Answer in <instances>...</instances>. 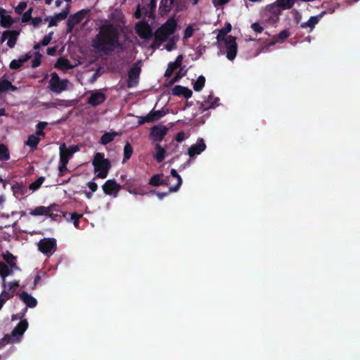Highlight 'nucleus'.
<instances>
[{
    "label": "nucleus",
    "instance_id": "2eb2a0df",
    "mask_svg": "<svg viewBox=\"0 0 360 360\" xmlns=\"http://www.w3.org/2000/svg\"><path fill=\"white\" fill-rule=\"evenodd\" d=\"M106 100L105 95L98 91H92L91 96L88 98V103L92 106H97L105 102Z\"/></svg>",
    "mask_w": 360,
    "mask_h": 360
},
{
    "label": "nucleus",
    "instance_id": "20e7f679",
    "mask_svg": "<svg viewBox=\"0 0 360 360\" xmlns=\"http://www.w3.org/2000/svg\"><path fill=\"white\" fill-rule=\"evenodd\" d=\"M68 82L69 81L66 79H60L56 72H52L49 81V87L53 92L60 94L67 89Z\"/></svg>",
    "mask_w": 360,
    "mask_h": 360
},
{
    "label": "nucleus",
    "instance_id": "4c0bfd02",
    "mask_svg": "<svg viewBox=\"0 0 360 360\" xmlns=\"http://www.w3.org/2000/svg\"><path fill=\"white\" fill-rule=\"evenodd\" d=\"M205 84V77L203 75H200L195 82L193 84V89L195 91H200L202 89Z\"/></svg>",
    "mask_w": 360,
    "mask_h": 360
},
{
    "label": "nucleus",
    "instance_id": "412c9836",
    "mask_svg": "<svg viewBox=\"0 0 360 360\" xmlns=\"http://www.w3.org/2000/svg\"><path fill=\"white\" fill-rule=\"evenodd\" d=\"M54 68L59 70H68L73 68V66L68 59L65 57H60L55 63Z\"/></svg>",
    "mask_w": 360,
    "mask_h": 360
},
{
    "label": "nucleus",
    "instance_id": "393cba45",
    "mask_svg": "<svg viewBox=\"0 0 360 360\" xmlns=\"http://www.w3.org/2000/svg\"><path fill=\"white\" fill-rule=\"evenodd\" d=\"M17 87L12 84V83L6 79H0V94L7 91H15Z\"/></svg>",
    "mask_w": 360,
    "mask_h": 360
},
{
    "label": "nucleus",
    "instance_id": "e2e57ef3",
    "mask_svg": "<svg viewBox=\"0 0 360 360\" xmlns=\"http://www.w3.org/2000/svg\"><path fill=\"white\" fill-rule=\"evenodd\" d=\"M30 58H31V56L30 54L27 53V54L20 57L18 58V60H17L19 62V63H20L22 65L23 63L27 62Z\"/></svg>",
    "mask_w": 360,
    "mask_h": 360
},
{
    "label": "nucleus",
    "instance_id": "e433bc0d",
    "mask_svg": "<svg viewBox=\"0 0 360 360\" xmlns=\"http://www.w3.org/2000/svg\"><path fill=\"white\" fill-rule=\"evenodd\" d=\"M278 6L282 9H290L295 4V0H277Z\"/></svg>",
    "mask_w": 360,
    "mask_h": 360
},
{
    "label": "nucleus",
    "instance_id": "4d7b16f0",
    "mask_svg": "<svg viewBox=\"0 0 360 360\" xmlns=\"http://www.w3.org/2000/svg\"><path fill=\"white\" fill-rule=\"evenodd\" d=\"M21 67L22 65L17 60H13L9 65V68L12 70H18Z\"/></svg>",
    "mask_w": 360,
    "mask_h": 360
},
{
    "label": "nucleus",
    "instance_id": "f257e3e1",
    "mask_svg": "<svg viewBox=\"0 0 360 360\" xmlns=\"http://www.w3.org/2000/svg\"><path fill=\"white\" fill-rule=\"evenodd\" d=\"M119 27L112 23L103 25L95 37L91 46L97 53L110 55L115 49H123V44L120 41Z\"/></svg>",
    "mask_w": 360,
    "mask_h": 360
},
{
    "label": "nucleus",
    "instance_id": "864d4df0",
    "mask_svg": "<svg viewBox=\"0 0 360 360\" xmlns=\"http://www.w3.org/2000/svg\"><path fill=\"white\" fill-rule=\"evenodd\" d=\"M174 70H176L175 67H173L172 64L169 63L167 68L165 72V77L167 78L170 77L172 75Z\"/></svg>",
    "mask_w": 360,
    "mask_h": 360
},
{
    "label": "nucleus",
    "instance_id": "2f4dec72",
    "mask_svg": "<svg viewBox=\"0 0 360 360\" xmlns=\"http://www.w3.org/2000/svg\"><path fill=\"white\" fill-rule=\"evenodd\" d=\"M11 158L8 148L4 143H0V161H8Z\"/></svg>",
    "mask_w": 360,
    "mask_h": 360
},
{
    "label": "nucleus",
    "instance_id": "79ce46f5",
    "mask_svg": "<svg viewBox=\"0 0 360 360\" xmlns=\"http://www.w3.org/2000/svg\"><path fill=\"white\" fill-rule=\"evenodd\" d=\"M16 341H18V340L17 339H13L12 335H9L6 334L0 340V349L9 343H13Z\"/></svg>",
    "mask_w": 360,
    "mask_h": 360
},
{
    "label": "nucleus",
    "instance_id": "423d86ee",
    "mask_svg": "<svg viewBox=\"0 0 360 360\" xmlns=\"http://www.w3.org/2000/svg\"><path fill=\"white\" fill-rule=\"evenodd\" d=\"M168 131V128L162 124L155 125L150 129V139L152 141L153 145L154 143L161 142Z\"/></svg>",
    "mask_w": 360,
    "mask_h": 360
},
{
    "label": "nucleus",
    "instance_id": "603ef678",
    "mask_svg": "<svg viewBox=\"0 0 360 360\" xmlns=\"http://www.w3.org/2000/svg\"><path fill=\"white\" fill-rule=\"evenodd\" d=\"M290 36V32L287 30L281 31L277 36V39L283 41Z\"/></svg>",
    "mask_w": 360,
    "mask_h": 360
},
{
    "label": "nucleus",
    "instance_id": "a19ab883",
    "mask_svg": "<svg viewBox=\"0 0 360 360\" xmlns=\"http://www.w3.org/2000/svg\"><path fill=\"white\" fill-rule=\"evenodd\" d=\"M44 180L45 178L44 176L39 177L36 181L30 184L29 188L33 191L38 190L44 183Z\"/></svg>",
    "mask_w": 360,
    "mask_h": 360
},
{
    "label": "nucleus",
    "instance_id": "6ab92c4d",
    "mask_svg": "<svg viewBox=\"0 0 360 360\" xmlns=\"http://www.w3.org/2000/svg\"><path fill=\"white\" fill-rule=\"evenodd\" d=\"M70 12V8L68 7L66 9L62 11V12L56 14L54 16L50 18L49 27H53L58 25V22L65 20Z\"/></svg>",
    "mask_w": 360,
    "mask_h": 360
},
{
    "label": "nucleus",
    "instance_id": "f03ea898",
    "mask_svg": "<svg viewBox=\"0 0 360 360\" xmlns=\"http://www.w3.org/2000/svg\"><path fill=\"white\" fill-rule=\"evenodd\" d=\"M177 22L174 17H170L167 20L158 27L155 34V41L160 43L166 41L170 35L176 30Z\"/></svg>",
    "mask_w": 360,
    "mask_h": 360
},
{
    "label": "nucleus",
    "instance_id": "f8f14e48",
    "mask_svg": "<svg viewBox=\"0 0 360 360\" xmlns=\"http://www.w3.org/2000/svg\"><path fill=\"white\" fill-rule=\"evenodd\" d=\"M20 32L17 30H6L3 32L1 41L4 42L8 39L7 45L9 48H13L16 44Z\"/></svg>",
    "mask_w": 360,
    "mask_h": 360
},
{
    "label": "nucleus",
    "instance_id": "39448f33",
    "mask_svg": "<svg viewBox=\"0 0 360 360\" xmlns=\"http://www.w3.org/2000/svg\"><path fill=\"white\" fill-rule=\"evenodd\" d=\"M89 13V10L82 9L75 14L70 15L66 22L67 32H72L75 26L80 23Z\"/></svg>",
    "mask_w": 360,
    "mask_h": 360
},
{
    "label": "nucleus",
    "instance_id": "aec40b11",
    "mask_svg": "<svg viewBox=\"0 0 360 360\" xmlns=\"http://www.w3.org/2000/svg\"><path fill=\"white\" fill-rule=\"evenodd\" d=\"M20 300L30 308H34L37 304V300L27 292H22L20 295Z\"/></svg>",
    "mask_w": 360,
    "mask_h": 360
},
{
    "label": "nucleus",
    "instance_id": "cd10ccee",
    "mask_svg": "<svg viewBox=\"0 0 360 360\" xmlns=\"http://www.w3.org/2000/svg\"><path fill=\"white\" fill-rule=\"evenodd\" d=\"M3 258L12 269L20 270V268L15 264L16 257L13 254L7 251L3 255Z\"/></svg>",
    "mask_w": 360,
    "mask_h": 360
},
{
    "label": "nucleus",
    "instance_id": "72a5a7b5",
    "mask_svg": "<svg viewBox=\"0 0 360 360\" xmlns=\"http://www.w3.org/2000/svg\"><path fill=\"white\" fill-rule=\"evenodd\" d=\"M213 99L212 95H210L206 101H204L201 103L200 109L202 111H205L210 108H213L216 107V103H212Z\"/></svg>",
    "mask_w": 360,
    "mask_h": 360
},
{
    "label": "nucleus",
    "instance_id": "8fccbe9b",
    "mask_svg": "<svg viewBox=\"0 0 360 360\" xmlns=\"http://www.w3.org/2000/svg\"><path fill=\"white\" fill-rule=\"evenodd\" d=\"M53 32H50L49 34H46L44 37L43 39L41 41V44L43 46H47L52 39Z\"/></svg>",
    "mask_w": 360,
    "mask_h": 360
},
{
    "label": "nucleus",
    "instance_id": "a878e982",
    "mask_svg": "<svg viewBox=\"0 0 360 360\" xmlns=\"http://www.w3.org/2000/svg\"><path fill=\"white\" fill-rule=\"evenodd\" d=\"M232 26L230 23H226L224 27L219 30L217 36L218 41H225L227 39L226 34L231 32Z\"/></svg>",
    "mask_w": 360,
    "mask_h": 360
},
{
    "label": "nucleus",
    "instance_id": "0eeeda50",
    "mask_svg": "<svg viewBox=\"0 0 360 360\" xmlns=\"http://www.w3.org/2000/svg\"><path fill=\"white\" fill-rule=\"evenodd\" d=\"M226 52V58L229 60H233L238 53V45L236 37L232 35H228L227 39L224 41Z\"/></svg>",
    "mask_w": 360,
    "mask_h": 360
},
{
    "label": "nucleus",
    "instance_id": "bb28decb",
    "mask_svg": "<svg viewBox=\"0 0 360 360\" xmlns=\"http://www.w3.org/2000/svg\"><path fill=\"white\" fill-rule=\"evenodd\" d=\"M170 173L172 176L176 179V184L174 186L169 187V192H176L182 184V179L176 169H172Z\"/></svg>",
    "mask_w": 360,
    "mask_h": 360
},
{
    "label": "nucleus",
    "instance_id": "9b49d317",
    "mask_svg": "<svg viewBox=\"0 0 360 360\" xmlns=\"http://www.w3.org/2000/svg\"><path fill=\"white\" fill-rule=\"evenodd\" d=\"M55 207L56 205H54L49 207L39 206L31 210L30 214L32 216H49V217H51L53 219L56 220L58 214H54L52 212Z\"/></svg>",
    "mask_w": 360,
    "mask_h": 360
},
{
    "label": "nucleus",
    "instance_id": "13d9d810",
    "mask_svg": "<svg viewBox=\"0 0 360 360\" xmlns=\"http://www.w3.org/2000/svg\"><path fill=\"white\" fill-rule=\"evenodd\" d=\"M230 0H212V4L214 6V7H219L222 6L227 3H229Z\"/></svg>",
    "mask_w": 360,
    "mask_h": 360
},
{
    "label": "nucleus",
    "instance_id": "ea45409f",
    "mask_svg": "<svg viewBox=\"0 0 360 360\" xmlns=\"http://www.w3.org/2000/svg\"><path fill=\"white\" fill-rule=\"evenodd\" d=\"M143 13L145 15H148V16L150 15V13H149V11H148V8L143 7L142 8H141V6L139 4L137 6V8H136V11L134 13V17L136 19H140V18H141V17L143 15Z\"/></svg>",
    "mask_w": 360,
    "mask_h": 360
},
{
    "label": "nucleus",
    "instance_id": "c756f323",
    "mask_svg": "<svg viewBox=\"0 0 360 360\" xmlns=\"http://www.w3.org/2000/svg\"><path fill=\"white\" fill-rule=\"evenodd\" d=\"M162 177H164L162 173L153 175L149 179L148 184L152 186H162L165 184L162 181Z\"/></svg>",
    "mask_w": 360,
    "mask_h": 360
},
{
    "label": "nucleus",
    "instance_id": "338daca9",
    "mask_svg": "<svg viewBox=\"0 0 360 360\" xmlns=\"http://www.w3.org/2000/svg\"><path fill=\"white\" fill-rule=\"evenodd\" d=\"M57 52V46L49 47L46 50V53L49 56H55Z\"/></svg>",
    "mask_w": 360,
    "mask_h": 360
},
{
    "label": "nucleus",
    "instance_id": "a211bd4d",
    "mask_svg": "<svg viewBox=\"0 0 360 360\" xmlns=\"http://www.w3.org/2000/svg\"><path fill=\"white\" fill-rule=\"evenodd\" d=\"M326 13V11H322L320 14L317 15L310 17V18L307 22H302L300 27L302 28L309 27L311 31H312L315 27L316 25L319 23L321 18H322Z\"/></svg>",
    "mask_w": 360,
    "mask_h": 360
},
{
    "label": "nucleus",
    "instance_id": "bf43d9fd",
    "mask_svg": "<svg viewBox=\"0 0 360 360\" xmlns=\"http://www.w3.org/2000/svg\"><path fill=\"white\" fill-rule=\"evenodd\" d=\"M185 139H186V134L184 131L178 132L175 136L176 141L179 142V143L183 141Z\"/></svg>",
    "mask_w": 360,
    "mask_h": 360
},
{
    "label": "nucleus",
    "instance_id": "5701e85b",
    "mask_svg": "<svg viewBox=\"0 0 360 360\" xmlns=\"http://www.w3.org/2000/svg\"><path fill=\"white\" fill-rule=\"evenodd\" d=\"M153 146L155 149V153L153 155V157L158 162H162L165 158L166 151L158 143H154Z\"/></svg>",
    "mask_w": 360,
    "mask_h": 360
},
{
    "label": "nucleus",
    "instance_id": "1a4fd4ad",
    "mask_svg": "<svg viewBox=\"0 0 360 360\" xmlns=\"http://www.w3.org/2000/svg\"><path fill=\"white\" fill-rule=\"evenodd\" d=\"M141 71V69L139 63L134 64L129 70L127 79V86L129 88H132L137 85Z\"/></svg>",
    "mask_w": 360,
    "mask_h": 360
},
{
    "label": "nucleus",
    "instance_id": "de8ad7c7",
    "mask_svg": "<svg viewBox=\"0 0 360 360\" xmlns=\"http://www.w3.org/2000/svg\"><path fill=\"white\" fill-rule=\"evenodd\" d=\"M32 8H29L27 11H25L22 16V22H28L32 20Z\"/></svg>",
    "mask_w": 360,
    "mask_h": 360
},
{
    "label": "nucleus",
    "instance_id": "f704fd0d",
    "mask_svg": "<svg viewBox=\"0 0 360 360\" xmlns=\"http://www.w3.org/2000/svg\"><path fill=\"white\" fill-rule=\"evenodd\" d=\"M165 115V112L163 110H155V111H150L148 115L146 117V120L150 121H156L159 120L160 117H163Z\"/></svg>",
    "mask_w": 360,
    "mask_h": 360
},
{
    "label": "nucleus",
    "instance_id": "58836bf2",
    "mask_svg": "<svg viewBox=\"0 0 360 360\" xmlns=\"http://www.w3.org/2000/svg\"><path fill=\"white\" fill-rule=\"evenodd\" d=\"M0 23L2 27L8 28L13 23V20L10 15H1Z\"/></svg>",
    "mask_w": 360,
    "mask_h": 360
},
{
    "label": "nucleus",
    "instance_id": "c85d7f7f",
    "mask_svg": "<svg viewBox=\"0 0 360 360\" xmlns=\"http://www.w3.org/2000/svg\"><path fill=\"white\" fill-rule=\"evenodd\" d=\"M13 273V269L9 268L5 263L0 262V276L3 278V284L5 286V278Z\"/></svg>",
    "mask_w": 360,
    "mask_h": 360
},
{
    "label": "nucleus",
    "instance_id": "473e14b6",
    "mask_svg": "<svg viewBox=\"0 0 360 360\" xmlns=\"http://www.w3.org/2000/svg\"><path fill=\"white\" fill-rule=\"evenodd\" d=\"M117 134L116 132H105L102 135L100 143L103 145H107L115 139Z\"/></svg>",
    "mask_w": 360,
    "mask_h": 360
},
{
    "label": "nucleus",
    "instance_id": "09e8293b",
    "mask_svg": "<svg viewBox=\"0 0 360 360\" xmlns=\"http://www.w3.org/2000/svg\"><path fill=\"white\" fill-rule=\"evenodd\" d=\"M27 8V3L25 1H21L19 3V4L15 7V12L20 15L22 13V12L25 10Z\"/></svg>",
    "mask_w": 360,
    "mask_h": 360
},
{
    "label": "nucleus",
    "instance_id": "c03bdc74",
    "mask_svg": "<svg viewBox=\"0 0 360 360\" xmlns=\"http://www.w3.org/2000/svg\"><path fill=\"white\" fill-rule=\"evenodd\" d=\"M122 188L126 190L131 194H134L136 189V188L134 187L133 183L130 180L127 181L122 186Z\"/></svg>",
    "mask_w": 360,
    "mask_h": 360
},
{
    "label": "nucleus",
    "instance_id": "dca6fc26",
    "mask_svg": "<svg viewBox=\"0 0 360 360\" xmlns=\"http://www.w3.org/2000/svg\"><path fill=\"white\" fill-rule=\"evenodd\" d=\"M27 327L28 322L27 320H21L11 332L13 339H17L18 340L27 330Z\"/></svg>",
    "mask_w": 360,
    "mask_h": 360
},
{
    "label": "nucleus",
    "instance_id": "0e129e2a",
    "mask_svg": "<svg viewBox=\"0 0 360 360\" xmlns=\"http://www.w3.org/2000/svg\"><path fill=\"white\" fill-rule=\"evenodd\" d=\"M67 163L59 162L58 171L60 176H63V172L67 170Z\"/></svg>",
    "mask_w": 360,
    "mask_h": 360
},
{
    "label": "nucleus",
    "instance_id": "ddd939ff",
    "mask_svg": "<svg viewBox=\"0 0 360 360\" xmlns=\"http://www.w3.org/2000/svg\"><path fill=\"white\" fill-rule=\"evenodd\" d=\"M136 32L141 39H149L152 35V30L146 22H139L136 25Z\"/></svg>",
    "mask_w": 360,
    "mask_h": 360
},
{
    "label": "nucleus",
    "instance_id": "6e6d98bb",
    "mask_svg": "<svg viewBox=\"0 0 360 360\" xmlns=\"http://www.w3.org/2000/svg\"><path fill=\"white\" fill-rule=\"evenodd\" d=\"M252 29L256 32V33H261L263 31V27L260 25L258 22H254L251 25Z\"/></svg>",
    "mask_w": 360,
    "mask_h": 360
},
{
    "label": "nucleus",
    "instance_id": "b1692460",
    "mask_svg": "<svg viewBox=\"0 0 360 360\" xmlns=\"http://www.w3.org/2000/svg\"><path fill=\"white\" fill-rule=\"evenodd\" d=\"M72 153L68 150V148L65 143L60 146V162L68 163L70 158L72 156Z\"/></svg>",
    "mask_w": 360,
    "mask_h": 360
},
{
    "label": "nucleus",
    "instance_id": "c9c22d12",
    "mask_svg": "<svg viewBox=\"0 0 360 360\" xmlns=\"http://www.w3.org/2000/svg\"><path fill=\"white\" fill-rule=\"evenodd\" d=\"M265 11L274 15H278L281 14V9L278 6L277 1L266 5L265 7Z\"/></svg>",
    "mask_w": 360,
    "mask_h": 360
},
{
    "label": "nucleus",
    "instance_id": "7c9ffc66",
    "mask_svg": "<svg viewBox=\"0 0 360 360\" xmlns=\"http://www.w3.org/2000/svg\"><path fill=\"white\" fill-rule=\"evenodd\" d=\"M40 141V139L34 134H31L28 136L25 144L31 148L32 150H36L37 145Z\"/></svg>",
    "mask_w": 360,
    "mask_h": 360
},
{
    "label": "nucleus",
    "instance_id": "7ed1b4c3",
    "mask_svg": "<svg viewBox=\"0 0 360 360\" xmlns=\"http://www.w3.org/2000/svg\"><path fill=\"white\" fill-rule=\"evenodd\" d=\"M92 165H94L95 172H98L94 179L96 178L105 179L107 177L111 165L110 160L104 158L103 153H96L94 157Z\"/></svg>",
    "mask_w": 360,
    "mask_h": 360
},
{
    "label": "nucleus",
    "instance_id": "4be33fe9",
    "mask_svg": "<svg viewBox=\"0 0 360 360\" xmlns=\"http://www.w3.org/2000/svg\"><path fill=\"white\" fill-rule=\"evenodd\" d=\"M174 0H161L160 3V13L161 15L167 14L172 10Z\"/></svg>",
    "mask_w": 360,
    "mask_h": 360
},
{
    "label": "nucleus",
    "instance_id": "5fc2aeb1",
    "mask_svg": "<svg viewBox=\"0 0 360 360\" xmlns=\"http://www.w3.org/2000/svg\"><path fill=\"white\" fill-rule=\"evenodd\" d=\"M150 193H155L160 200H162L165 197L167 196L168 194L170 193L171 192H169V190L167 192H155V191L152 190L150 191Z\"/></svg>",
    "mask_w": 360,
    "mask_h": 360
},
{
    "label": "nucleus",
    "instance_id": "052dcab7",
    "mask_svg": "<svg viewBox=\"0 0 360 360\" xmlns=\"http://www.w3.org/2000/svg\"><path fill=\"white\" fill-rule=\"evenodd\" d=\"M157 0H150L148 6L149 13L152 14L156 8Z\"/></svg>",
    "mask_w": 360,
    "mask_h": 360
},
{
    "label": "nucleus",
    "instance_id": "4468645a",
    "mask_svg": "<svg viewBox=\"0 0 360 360\" xmlns=\"http://www.w3.org/2000/svg\"><path fill=\"white\" fill-rule=\"evenodd\" d=\"M205 149H206V144L205 143L203 139L199 138L197 140L196 143L193 144L188 148V154L191 158H193L197 155L200 154Z\"/></svg>",
    "mask_w": 360,
    "mask_h": 360
},
{
    "label": "nucleus",
    "instance_id": "3c124183",
    "mask_svg": "<svg viewBox=\"0 0 360 360\" xmlns=\"http://www.w3.org/2000/svg\"><path fill=\"white\" fill-rule=\"evenodd\" d=\"M187 70H184V68H181V69L176 72L174 76V80H177L178 82L186 75Z\"/></svg>",
    "mask_w": 360,
    "mask_h": 360
},
{
    "label": "nucleus",
    "instance_id": "774afa93",
    "mask_svg": "<svg viewBox=\"0 0 360 360\" xmlns=\"http://www.w3.org/2000/svg\"><path fill=\"white\" fill-rule=\"evenodd\" d=\"M42 22V19L40 17L32 18V23L34 27L39 26V25Z\"/></svg>",
    "mask_w": 360,
    "mask_h": 360
},
{
    "label": "nucleus",
    "instance_id": "680f3d73",
    "mask_svg": "<svg viewBox=\"0 0 360 360\" xmlns=\"http://www.w3.org/2000/svg\"><path fill=\"white\" fill-rule=\"evenodd\" d=\"M86 185L91 192H96L98 189V185L94 181H89Z\"/></svg>",
    "mask_w": 360,
    "mask_h": 360
},
{
    "label": "nucleus",
    "instance_id": "9d476101",
    "mask_svg": "<svg viewBox=\"0 0 360 360\" xmlns=\"http://www.w3.org/2000/svg\"><path fill=\"white\" fill-rule=\"evenodd\" d=\"M39 250L45 255L51 254L56 248L54 238H44L39 242Z\"/></svg>",
    "mask_w": 360,
    "mask_h": 360
},
{
    "label": "nucleus",
    "instance_id": "69168bd1",
    "mask_svg": "<svg viewBox=\"0 0 360 360\" xmlns=\"http://www.w3.org/2000/svg\"><path fill=\"white\" fill-rule=\"evenodd\" d=\"M13 295H10L6 291L4 290L0 295V298L6 302L8 300H9Z\"/></svg>",
    "mask_w": 360,
    "mask_h": 360
},
{
    "label": "nucleus",
    "instance_id": "6e6552de",
    "mask_svg": "<svg viewBox=\"0 0 360 360\" xmlns=\"http://www.w3.org/2000/svg\"><path fill=\"white\" fill-rule=\"evenodd\" d=\"M103 193L105 195H112L114 198L118 196L120 191L122 189V186L118 184L115 179H108L102 186Z\"/></svg>",
    "mask_w": 360,
    "mask_h": 360
},
{
    "label": "nucleus",
    "instance_id": "49530a36",
    "mask_svg": "<svg viewBox=\"0 0 360 360\" xmlns=\"http://www.w3.org/2000/svg\"><path fill=\"white\" fill-rule=\"evenodd\" d=\"M193 32H194V30L193 29V27L191 25L187 26L184 32L183 38L184 39H189L190 37H191L193 36Z\"/></svg>",
    "mask_w": 360,
    "mask_h": 360
},
{
    "label": "nucleus",
    "instance_id": "f3484780",
    "mask_svg": "<svg viewBox=\"0 0 360 360\" xmlns=\"http://www.w3.org/2000/svg\"><path fill=\"white\" fill-rule=\"evenodd\" d=\"M172 94L174 96H184L185 98L188 99L191 98L193 95V92L191 89L187 87L176 85L172 90Z\"/></svg>",
    "mask_w": 360,
    "mask_h": 360
},
{
    "label": "nucleus",
    "instance_id": "37998d69",
    "mask_svg": "<svg viewBox=\"0 0 360 360\" xmlns=\"http://www.w3.org/2000/svg\"><path fill=\"white\" fill-rule=\"evenodd\" d=\"M133 153V148L129 143H127L124 147V161L129 160Z\"/></svg>",
    "mask_w": 360,
    "mask_h": 360
},
{
    "label": "nucleus",
    "instance_id": "a18cd8bd",
    "mask_svg": "<svg viewBox=\"0 0 360 360\" xmlns=\"http://www.w3.org/2000/svg\"><path fill=\"white\" fill-rule=\"evenodd\" d=\"M83 217V214L72 213L71 220L73 221L74 226L77 228L79 227V219Z\"/></svg>",
    "mask_w": 360,
    "mask_h": 360
}]
</instances>
